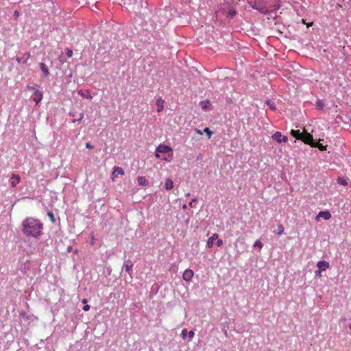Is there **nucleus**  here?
Wrapping results in <instances>:
<instances>
[{"mask_svg": "<svg viewBox=\"0 0 351 351\" xmlns=\"http://www.w3.org/2000/svg\"><path fill=\"white\" fill-rule=\"evenodd\" d=\"M43 223L38 219L27 217L22 222V232L27 237L39 238L43 234Z\"/></svg>", "mask_w": 351, "mask_h": 351, "instance_id": "f257e3e1", "label": "nucleus"}, {"mask_svg": "<svg viewBox=\"0 0 351 351\" xmlns=\"http://www.w3.org/2000/svg\"><path fill=\"white\" fill-rule=\"evenodd\" d=\"M27 88L29 90H34L33 101H35L36 104H38L43 99V95L42 92L32 86H28Z\"/></svg>", "mask_w": 351, "mask_h": 351, "instance_id": "f03ea898", "label": "nucleus"}, {"mask_svg": "<svg viewBox=\"0 0 351 351\" xmlns=\"http://www.w3.org/2000/svg\"><path fill=\"white\" fill-rule=\"evenodd\" d=\"M157 152H160V154H169L173 153L172 148L168 145L160 144L156 149Z\"/></svg>", "mask_w": 351, "mask_h": 351, "instance_id": "7ed1b4c3", "label": "nucleus"}, {"mask_svg": "<svg viewBox=\"0 0 351 351\" xmlns=\"http://www.w3.org/2000/svg\"><path fill=\"white\" fill-rule=\"evenodd\" d=\"M301 141H302L304 143L310 145L313 144L314 141L313 136L310 133L303 132L302 136L301 137Z\"/></svg>", "mask_w": 351, "mask_h": 351, "instance_id": "20e7f679", "label": "nucleus"}, {"mask_svg": "<svg viewBox=\"0 0 351 351\" xmlns=\"http://www.w3.org/2000/svg\"><path fill=\"white\" fill-rule=\"evenodd\" d=\"M118 174L120 175H124L125 172L123 169L121 167L115 166L113 168V172L112 173V180H115L116 178L117 177Z\"/></svg>", "mask_w": 351, "mask_h": 351, "instance_id": "39448f33", "label": "nucleus"}, {"mask_svg": "<svg viewBox=\"0 0 351 351\" xmlns=\"http://www.w3.org/2000/svg\"><path fill=\"white\" fill-rule=\"evenodd\" d=\"M320 217L324 218L325 220H328L331 218V214L328 210L320 211L316 216L315 219L318 221Z\"/></svg>", "mask_w": 351, "mask_h": 351, "instance_id": "423d86ee", "label": "nucleus"}, {"mask_svg": "<svg viewBox=\"0 0 351 351\" xmlns=\"http://www.w3.org/2000/svg\"><path fill=\"white\" fill-rule=\"evenodd\" d=\"M10 181L12 187H15L20 182L21 178L18 174H12Z\"/></svg>", "mask_w": 351, "mask_h": 351, "instance_id": "0eeeda50", "label": "nucleus"}, {"mask_svg": "<svg viewBox=\"0 0 351 351\" xmlns=\"http://www.w3.org/2000/svg\"><path fill=\"white\" fill-rule=\"evenodd\" d=\"M194 273L191 269H186L182 275V278L185 281H190L193 277Z\"/></svg>", "mask_w": 351, "mask_h": 351, "instance_id": "6e6552de", "label": "nucleus"}, {"mask_svg": "<svg viewBox=\"0 0 351 351\" xmlns=\"http://www.w3.org/2000/svg\"><path fill=\"white\" fill-rule=\"evenodd\" d=\"M317 267H318L319 270L320 271H326L327 269L329 268L330 265L328 262L326 261H319L317 263Z\"/></svg>", "mask_w": 351, "mask_h": 351, "instance_id": "1a4fd4ad", "label": "nucleus"}, {"mask_svg": "<svg viewBox=\"0 0 351 351\" xmlns=\"http://www.w3.org/2000/svg\"><path fill=\"white\" fill-rule=\"evenodd\" d=\"M218 237L219 235L217 233H214L210 237H209L206 243L207 247L212 248L214 245L215 241L217 240Z\"/></svg>", "mask_w": 351, "mask_h": 351, "instance_id": "9d476101", "label": "nucleus"}, {"mask_svg": "<svg viewBox=\"0 0 351 351\" xmlns=\"http://www.w3.org/2000/svg\"><path fill=\"white\" fill-rule=\"evenodd\" d=\"M31 55L29 52H26L23 57L21 58H16V61L18 63H22V64H27L28 60L29 59Z\"/></svg>", "mask_w": 351, "mask_h": 351, "instance_id": "9b49d317", "label": "nucleus"}, {"mask_svg": "<svg viewBox=\"0 0 351 351\" xmlns=\"http://www.w3.org/2000/svg\"><path fill=\"white\" fill-rule=\"evenodd\" d=\"M164 103H165V101H164V99L162 97H159V98L157 99L156 104V106L158 107V108H157V112H161L163 110V109H164Z\"/></svg>", "mask_w": 351, "mask_h": 351, "instance_id": "f8f14e48", "label": "nucleus"}, {"mask_svg": "<svg viewBox=\"0 0 351 351\" xmlns=\"http://www.w3.org/2000/svg\"><path fill=\"white\" fill-rule=\"evenodd\" d=\"M199 106H200L201 108L204 111H206V110H209V107L210 106V104L209 100H205V101H201L199 103Z\"/></svg>", "mask_w": 351, "mask_h": 351, "instance_id": "ddd939ff", "label": "nucleus"}, {"mask_svg": "<svg viewBox=\"0 0 351 351\" xmlns=\"http://www.w3.org/2000/svg\"><path fill=\"white\" fill-rule=\"evenodd\" d=\"M137 182L140 186H147L148 184V181L144 176H138L137 178Z\"/></svg>", "mask_w": 351, "mask_h": 351, "instance_id": "4468645a", "label": "nucleus"}, {"mask_svg": "<svg viewBox=\"0 0 351 351\" xmlns=\"http://www.w3.org/2000/svg\"><path fill=\"white\" fill-rule=\"evenodd\" d=\"M303 132H300V130H291V134L295 138L300 140Z\"/></svg>", "mask_w": 351, "mask_h": 351, "instance_id": "2eb2a0df", "label": "nucleus"}, {"mask_svg": "<svg viewBox=\"0 0 351 351\" xmlns=\"http://www.w3.org/2000/svg\"><path fill=\"white\" fill-rule=\"evenodd\" d=\"M40 68L45 77L49 75V69L44 63H40Z\"/></svg>", "mask_w": 351, "mask_h": 351, "instance_id": "dca6fc26", "label": "nucleus"}, {"mask_svg": "<svg viewBox=\"0 0 351 351\" xmlns=\"http://www.w3.org/2000/svg\"><path fill=\"white\" fill-rule=\"evenodd\" d=\"M165 189L169 191L173 188V182L171 179L168 178L165 181Z\"/></svg>", "mask_w": 351, "mask_h": 351, "instance_id": "f3484780", "label": "nucleus"}, {"mask_svg": "<svg viewBox=\"0 0 351 351\" xmlns=\"http://www.w3.org/2000/svg\"><path fill=\"white\" fill-rule=\"evenodd\" d=\"M311 147H317L321 151L326 150V146L323 145L319 142L316 143L314 141L313 144H311Z\"/></svg>", "mask_w": 351, "mask_h": 351, "instance_id": "a211bd4d", "label": "nucleus"}, {"mask_svg": "<svg viewBox=\"0 0 351 351\" xmlns=\"http://www.w3.org/2000/svg\"><path fill=\"white\" fill-rule=\"evenodd\" d=\"M281 137L282 134L280 132H276L272 135L273 140L276 141L278 143H281Z\"/></svg>", "mask_w": 351, "mask_h": 351, "instance_id": "6ab92c4d", "label": "nucleus"}, {"mask_svg": "<svg viewBox=\"0 0 351 351\" xmlns=\"http://www.w3.org/2000/svg\"><path fill=\"white\" fill-rule=\"evenodd\" d=\"M284 231H285L284 226L282 224H278V230L276 231V234L278 235H281V234H282L284 233Z\"/></svg>", "mask_w": 351, "mask_h": 351, "instance_id": "aec40b11", "label": "nucleus"}, {"mask_svg": "<svg viewBox=\"0 0 351 351\" xmlns=\"http://www.w3.org/2000/svg\"><path fill=\"white\" fill-rule=\"evenodd\" d=\"M316 106L318 109L319 110H322L324 107V104L323 103V101L320 99H318L317 101H316Z\"/></svg>", "mask_w": 351, "mask_h": 351, "instance_id": "412c9836", "label": "nucleus"}, {"mask_svg": "<svg viewBox=\"0 0 351 351\" xmlns=\"http://www.w3.org/2000/svg\"><path fill=\"white\" fill-rule=\"evenodd\" d=\"M337 183L339 184H341V185H343V186H346L348 184L347 181L345 179H343V178H339L337 179Z\"/></svg>", "mask_w": 351, "mask_h": 351, "instance_id": "4be33fe9", "label": "nucleus"}, {"mask_svg": "<svg viewBox=\"0 0 351 351\" xmlns=\"http://www.w3.org/2000/svg\"><path fill=\"white\" fill-rule=\"evenodd\" d=\"M254 247H258V248H260V249H262V248H263V243H261V241L257 240V241H256L254 242Z\"/></svg>", "mask_w": 351, "mask_h": 351, "instance_id": "5701e85b", "label": "nucleus"}, {"mask_svg": "<svg viewBox=\"0 0 351 351\" xmlns=\"http://www.w3.org/2000/svg\"><path fill=\"white\" fill-rule=\"evenodd\" d=\"M266 103L270 107V108L272 110H276V106H275V104L274 102L268 100V101H266Z\"/></svg>", "mask_w": 351, "mask_h": 351, "instance_id": "b1692460", "label": "nucleus"}, {"mask_svg": "<svg viewBox=\"0 0 351 351\" xmlns=\"http://www.w3.org/2000/svg\"><path fill=\"white\" fill-rule=\"evenodd\" d=\"M204 132L207 134L208 138L211 137L213 132L208 128H205Z\"/></svg>", "mask_w": 351, "mask_h": 351, "instance_id": "393cba45", "label": "nucleus"}, {"mask_svg": "<svg viewBox=\"0 0 351 351\" xmlns=\"http://www.w3.org/2000/svg\"><path fill=\"white\" fill-rule=\"evenodd\" d=\"M173 153H171V154H169L167 157L164 158L162 160L167 162H171L173 159Z\"/></svg>", "mask_w": 351, "mask_h": 351, "instance_id": "a878e982", "label": "nucleus"}, {"mask_svg": "<svg viewBox=\"0 0 351 351\" xmlns=\"http://www.w3.org/2000/svg\"><path fill=\"white\" fill-rule=\"evenodd\" d=\"M66 55L69 58L72 57V56H73V51L71 49L67 48L66 49Z\"/></svg>", "mask_w": 351, "mask_h": 351, "instance_id": "bb28decb", "label": "nucleus"}, {"mask_svg": "<svg viewBox=\"0 0 351 351\" xmlns=\"http://www.w3.org/2000/svg\"><path fill=\"white\" fill-rule=\"evenodd\" d=\"M48 215L50 217V219L51 220V221L54 222L55 221V218H54L53 214L51 212H48Z\"/></svg>", "mask_w": 351, "mask_h": 351, "instance_id": "cd10ccee", "label": "nucleus"}, {"mask_svg": "<svg viewBox=\"0 0 351 351\" xmlns=\"http://www.w3.org/2000/svg\"><path fill=\"white\" fill-rule=\"evenodd\" d=\"M216 245L218 246V247H220L223 245V241L221 239H217V242H216Z\"/></svg>", "mask_w": 351, "mask_h": 351, "instance_id": "c85d7f7f", "label": "nucleus"}, {"mask_svg": "<svg viewBox=\"0 0 351 351\" xmlns=\"http://www.w3.org/2000/svg\"><path fill=\"white\" fill-rule=\"evenodd\" d=\"M228 15L230 16H234L236 15V11L234 10H230L228 12Z\"/></svg>", "mask_w": 351, "mask_h": 351, "instance_id": "c756f323", "label": "nucleus"}, {"mask_svg": "<svg viewBox=\"0 0 351 351\" xmlns=\"http://www.w3.org/2000/svg\"><path fill=\"white\" fill-rule=\"evenodd\" d=\"M125 267V271L129 272L130 271V269H132V265H124Z\"/></svg>", "mask_w": 351, "mask_h": 351, "instance_id": "7c9ffc66", "label": "nucleus"}, {"mask_svg": "<svg viewBox=\"0 0 351 351\" xmlns=\"http://www.w3.org/2000/svg\"><path fill=\"white\" fill-rule=\"evenodd\" d=\"M187 334V330L186 328L183 329L182 331V336L183 338H185Z\"/></svg>", "mask_w": 351, "mask_h": 351, "instance_id": "2f4dec72", "label": "nucleus"}, {"mask_svg": "<svg viewBox=\"0 0 351 351\" xmlns=\"http://www.w3.org/2000/svg\"><path fill=\"white\" fill-rule=\"evenodd\" d=\"M194 335H195V333L192 330L189 331L188 333V336L190 339H192L194 337Z\"/></svg>", "mask_w": 351, "mask_h": 351, "instance_id": "473e14b6", "label": "nucleus"}, {"mask_svg": "<svg viewBox=\"0 0 351 351\" xmlns=\"http://www.w3.org/2000/svg\"><path fill=\"white\" fill-rule=\"evenodd\" d=\"M86 147L91 149H93L94 147L90 143H86Z\"/></svg>", "mask_w": 351, "mask_h": 351, "instance_id": "72a5a7b5", "label": "nucleus"}, {"mask_svg": "<svg viewBox=\"0 0 351 351\" xmlns=\"http://www.w3.org/2000/svg\"><path fill=\"white\" fill-rule=\"evenodd\" d=\"M288 141V138L287 136H283L282 138H281V142H284V143H287Z\"/></svg>", "mask_w": 351, "mask_h": 351, "instance_id": "f704fd0d", "label": "nucleus"}, {"mask_svg": "<svg viewBox=\"0 0 351 351\" xmlns=\"http://www.w3.org/2000/svg\"><path fill=\"white\" fill-rule=\"evenodd\" d=\"M321 272H322V271L318 269L317 271H315V276H318V277H321L322 276Z\"/></svg>", "mask_w": 351, "mask_h": 351, "instance_id": "c9c22d12", "label": "nucleus"}, {"mask_svg": "<svg viewBox=\"0 0 351 351\" xmlns=\"http://www.w3.org/2000/svg\"><path fill=\"white\" fill-rule=\"evenodd\" d=\"M89 309H90V306H89V305H88V304L85 305V306L83 307V310H84V311H89Z\"/></svg>", "mask_w": 351, "mask_h": 351, "instance_id": "e433bc0d", "label": "nucleus"}, {"mask_svg": "<svg viewBox=\"0 0 351 351\" xmlns=\"http://www.w3.org/2000/svg\"><path fill=\"white\" fill-rule=\"evenodd\" d=\"M83 118H84V113H81L80 114V117H77V121H82Z\"/></svg>", "mask_w": 351, "mask_h": 351, "instance_id": "4c0bfd02", "label": "nucleus"}, {"mask_svg": "<svg viewBox=\"0 0 351 351\" xmlns=\"http://www.w3.org/2000/svg\"><path fill=\"white\" fill-rule=\"evenodd\" d=\"M195 132H196L197 134H200V135H202V131H201L200 130L195 129Z\"/></svg>", "mask_w": 351, "mask_h": 351, "instance_id": "58836bf2", "label": "nucleus"}, {"mask_svg": "<svg viewBox=\"0 0 351 351\" xmlns=\"http://www.w3.org/2000/svg\"><path fill=\"white\" fill-rule=\"evenodd\" d=\"M160 152H157V151H156V154H155V156L156 158H160Z\"/></svg>", "mask_w": 351, "mask_h": 351, "instance_id": "ea45409f", "label": "nucleus"}, {"mask_svg": "<svg viewBox=\"0 0 351 351\" xmlns=\"http://www.w3.org/2000/svg\"><path fill=\"white\" fill-rule=\"evenodd\" d=\"M195 201H196V199H193L190 202L189 206L192 207V206H192V205H193V202H195Z\"/></svg>", "mask_w": 351, "mask_h": 351, "instance_id": "a19ab883", "label": "nucleus"}, {"mask_svg": "<svg viewBox=\"0 0 351 351\" xmlns=\"http://www.w3.org/2000/svg\"><path fill=\"white\" fill-rule=\"evenodd\" d=\"M19 15V12H18V11H15V12H14V16H18Z\"/></svg>", "mask_w": 351, "mask_h": 351, "instance_id": "79ce46f5", "label": "nucleus"}, {"mask_svg": "<svg viewBox=\"0 0 351 351\" xmlns=\"http://www.w3.org/2000/svg\"><path fill=\"white\" fill-rule=\"evenodd\" d=\"M82 303L83 304H86L87 303V300L86 299H83L82 300Z\"/></svg>", "mask_w": 351, "mask_h": 351, "instance_id": "37998d69", "label": "nucleus"}, {"mask_svg": "<svg viewBox=\"0 0 351 351\" xmlns=\"http://www.w3.org/2000/svg\"><path fill=\"white\" fill-rule=\"evenodd\" d=\"M71 250H72V247H69L67 249V251L70 252H71Z\"/></svg>", "mask_w": 351, "mask_h": 351, "instance_id": "c03bdc74", "label": "nucleus"}, {"mask_svg": "<svg viewBox=\"0 0 351 351\" xmlns=\"http://www.w3.org/2000/svg\"><path fill=\"white\" fill-rule=\"evenodd\" d=\"M78 94H79V95H83L82 90H80V91L78 92Z\"/></svg>", "mask_w": 351, "mask_h": 351, "instance_id": "a18cd8bd", "label": "nucleus"}, {"mask_svg": "<svg viewBox=\"0 0 351 351\" xmlns=\"http://www.w3.org/2000/svg\"><path fill=\"white\" fill-rule=\"evenodd\" d=\"M94 240H95V239H94V237H93V238H92V240H91V244H92V245H93V244H94V243H95V242H94Z\"/></svg>", "mask_w": 351, "mask_h": 351, "instance_id": "49530a36", "label": "nucleus"}, {"mask_svg": "<svg viewBox=\"0 0 351 351\" xmlns=\"http://www.w3.org/2000/svg\"><path fill=\"white\" fill-rule=\"evenodd\" d=\"M76 121H77V119H73V120L72 121V122H73V123H75V122H76Z\"/></svg>", "mask_w": 351, "mask_h": 351, "instance_id": "de8ad7c7", "label": "nucleus"}, {"mask_svg": "<svg viewBox=\"0 0 351 351\" xmlns=\"http://www.w3.org/2000/svg\"><path fill=\"white\" fill-rule=\"evenodd\" d=\"M88 98L91 99V98H92V96H88Z\"/></svg>", "mask_w": 351, "mask_h": 351, "instance_id": "09e8293b", "label": "nucleus"}, {"mask_svg": "<svg viewBox=\"0 0 351 351\" xmlns=\"http://www.w3.org/2000/svg\"><path fill=\"white\" fill-rule=\"evenodd\" d=\"M349 328L351 330V324H350Z\"/></svg>", "mask_w": 351, "mask_h": 351, "instance_id": "8fccbe9b", "label": "nucleus"}]
</instances>
